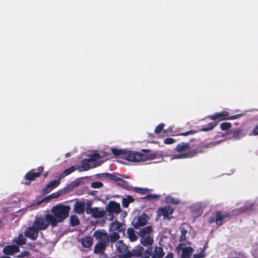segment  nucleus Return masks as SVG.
<instances>
[{
    "label": "nucleus",
    "mask_w": 258,
    "mask_h": 258,
    "mask_svg": "<svg viewBox=\"0 0 258 258\" xmlns=\"http://www.w3.org/2000/svg\"><path fill=\"white\" fill-rule=\"evenodd\" d=\"M213 142L207 144H201L196 149H192L188 143H181L176 147L177 153L171 155L172 159L192 158L199 153L207 151V149L217 144Z\"/></svg>",
    "instance_id": "nucleus-1"
},
{
    "label": "nucleus",
    "mask_w": 258,
    "mask_h": 258,
    "mask_svg": "<svg viewBox=\"0 0 258 258\" xmlns=\"http://www.w3.org/2000/svg\"><path fill=\"white\" fill-rule=\"evenodd\" d=\"M70 210V207L61 204L53 207L51 210L53 215L47 214V219L50 221V225L55 226L58 223L63 221L68 217Z\"/></svg>",
    "instance_id": "nucleus-2"
},
{
    "label": "nucleus",
    "mask_w": 258,
    "mask_h": 258,
    "mask_svg": "<svg viewBox=\"0 0 258 258\" xmlns=\"http://www.w3.org/2000/svg\"><path fill=\"white\" fill-rule=\"evenodd\" d=\"M158 154L153 153L142 154L132 151H126L123 154V158L133 162H144L148 160H153L157 158Z\"/></svg>",
    "instance_id": "nucleus-3"
},
{
    "label": "nucleus",
    "mask_w": 258,
    "mask_h": 258,
    "mask_svg": "<svg viewBox=\"0 0 258 258\" xmlns=\"http://www.w3.org/2000/svg\"><path fill=\"white\" fill-rule=\"evenodd\" d=\"M230 114H215L210 115L207 118V119L212 120L208 126L204 127L201 131H209L212 130L220 121L227 119H234L241 116L240 114H237L235 115L230 116Z\"/></svg>",
    "instance_id": "nucleus-4"
},
{
    "label": "nucleus",
    "mask_w": 258,
    "mask_h": 258,
    "mask_svg": "<svg viewBox=\"0 0 258 258\" xmlns=\"http://www.w3.org/2000/svg\"><path fill=\"white\" fill-rule=\"evenodd\" d=\"M100 157L97 153L91 154L89 158L85 159L82 161L80 171H86L91 168H94L100 165L103 161H100Z\"/></svg>",
    "instance_id": "nucleus-5"
},
{
    "label": "nucleus",
    "mask_w": 258,
    "mask_h": 258,
    "mask_svg": "<svg viewBox=\"0 0 258 258\" xmlns=\"http://www.w3.org/2000/svg\"><path fill=\"white\" fill-rule=\"evenodd\" d=\"M141 243L144 246L151 245L154 240L152 236V230L150 226H147L142 229L140 231Z\"/></svg>",
    "instance_id": "nucleus-6"
},
{
    "label": "nucleus",
    "mask_w": 258,
    "mask_h": 258,
    "mask_svg": "<svg viewBox=\"0 0 258 258\" xmlns=\"http://www.w3.org/2000/svg\"><path fill=\"white\" fill-rule=\"evenodd\" d=\"M67 192V190L65 189H61L56 192H53L50 195L45 197L42 201L38 202L36 204H32L29 206L27 207L26 208H23L19 211V212L25 213L28 209H31L32 207L35 206L36 205L40 204L43 201H48L50 199H56L60 196L64 195Z\"/></svg>",
    "instance_id": "nucleus-7"
},
{
    "label": "nucleus",
    "mask_w": 258,
    "mask_h": 258,
    "mask_svg": "<svg viewBox=\"0 0 258 258\" xmlns=\"http://www.w3.org/2000/svg\"><path fill=\"white\" fill-rule=\"evenodd\" d=\"M49 224H50V221L47 219L46 214L44 217H36L33 225L38 230H44L48 227Z\"/></svg>",
    "instance_id": "nucleus-8"
},
{
    "label": "nucleus",
    "mask_w": 258,
    "mask_h": 258,
    "mask_svg": "<svg viewBox=\"0 0 258 258\" xmlns=\"http://www.w3.org/2000/svg\"><path fill=\"white\" fill-rule=\"evenodd\" d=\"M116 248L119 252V258H131L132 254L131 251L127 249V246L122 242L118 241L116 244Z\"/></svg>",
    "instance_id": "nucleus-9"
},
{
    "label": "nucleus",
    "mask_w": 258,
    "mask_h": 258,
    "mask_svg": "<svg viewBox=\"0 0 258 258\" xmlns=\"http://www.w3.org/2000/svg\"><path fill=\"white\" fill-rule=\"evenodd\" d=\"M178 254L181 255V258H190L194 249L190 246H188L183 244H180L176 247Z\"/></svg>",
    "instance_id": "nucleus-10"
},
{
    "label": "nucleus",
    "mask_w": 258,
    "mask_h": 258,
    "mask_svg": "<svg viewBox=\"0 0 258 258\" xmlns=\"http://www.w3.org/2000/svg\"><path fill=\"white\" fill-rule=\"evenodd\" d=\"M86 206L87 204L84 200H77L74 204V211L78 214H82L84 213Z\"/></svg>",
    "instance_id": "nucleus-11"
},
{
    "label": "nucleus",
    "mask_w": 258,
    "mask_h": 258,
    "mask_svg": "<svg viewBox=\"0 0 258 258\" xmlns=\"http://www.w3.org/2000/svg\"><path fill=\"white\" fill-rule=\"evenodd\" d=\"M95 238L99 241V242L106 243L108 240V236L107 232L104 230H98L93 234Z\"/></svg>",
    "instance_id": "nucleus-12"
},
{
    "label": "nucleus",
    "mask_w": 258,
    "mask_h": 258,
    "mask_svg": "<svg viewBox=\"0 0 258 258\" xmlns=\"http://www.w3.org/2000/svg\"><path fill=\"white\" fill-rule=\"evenodd\" d=\"M38 230L32 224V226L28 227L25 231V235L27 237L35 240L38 235Z\"/></svg>",
    "instance_id": "nucleus-13"
},
{
    "label": "nucleus",
    "mask_w": 258,
    "mask_h": 258,
    "mask_svg": "<svg viewBox=\"0 0 258 258\" xmlns=\"http://www.w3.org/2000/svg\"><path fill=\"white\" fill-rule=\"evenodd\" d=\"M88 214H91L93 217L96 218H102L104 216L105 212L101 208H93L88 209L87 211Z\"/></svg>",
    "instance_id": "nucleus-14"
},
{
    "label": "nucleus",
    "mask_w": 258,
    "mask_h": 258,
    "mask_svg": "<svg viewBox=\"0 0 258 258\" xmlns=\"http://www.w3.org/2000/svg\"><path fill=\"white\" fill-rule=\"evenodd\" d=\"M60 181V179L59 178L50 182L42 189V192L45 194L50 192L52 189L59 185Z\"/></svg>",
    "instance_id": "nucleus-15"
},
{
    "label": "nucleus",
    "mask_w": 258,
    "mask_h": 258,
    "mask_svg": "<svg viewBox=\"0 0 258 258\" xmlns=\"http://www.w3.org/2000/svg\"><path fill=\"white\" fill-rule=\"evenodd\" d=\"M109 229L110 231L112 232H124L125 227L122 223L114 221L110 224Z\"/></svg>",
    "instance_id": "nucleus-16"
},
{
    "label": "nucleus",
    "mask_w": 258,
    "mask_h": 258,
    "mask_svg": "<svg viewBox=\"0 0 258 258\" xmlns=\"http://www.w3.org/2000/svg\"><path fill=\"white\" fill-rule=\"evenodd\" d=\"M107 210L110 213H119L120 211V205L115 202H110L107 205Z\"/></svg>",
    "instance_id": "nucleus-17"
},
{
    "label": "nucleus",
    "mask_w": 258,
    "mask_h": 258,
    "mask_svg": "<svg viewBox=\"0 0 258 258\" xmlns=\"http://www.w3.org/2000/svg\"><path fill=\"white\" fill-rule=\"evenodd\" d=\"M43 170V168L42 167H39L37 169V172L31 170L28 172L25 175V178L29 180H33L35 178L40 176Z\"/></svg>",
    "instance_id": "nucleus-18"
},
{
    "label": "nucleus",
    "mask_w": 258,
    "mask_h": 258,
    "mask_svg": "<svg viewBox=\"0 0 258 258\" xmlns=\"http://www.w3.org/2000/svg\"><path fill=\"white\" fill-rule=\"evenodd\" d=\"M148 216L146 214H143L139 217L137 221H134V227L135 228H139L141 226L145 225L147 222Z\"/></svg>",
    "instance_id": "nucleus-19"
},
{
    "label": "nucleus",
    "mask_w": 258,
    "mask_h": 258,
    "mask_svg": "<svg viewBox=\"0 0 258 258\" xmlns=\"http://www.w3.org/2000/svg\"><path fill=\"white\" fill-rule=\"evenodd\" d=\"M20 250L18 245H7L3 249V252L8 255H13Z\"/></svg>",
    "instance_id": "nucleus-20"
},
{
    "label": "nucleus",
    "mask_w": 258,
    "mask_h": 258,
    "mask_svg": "<svg viewBox=\"0 0 258 258\" xmlns=\"http://www.w3.org/2000/svg\"><path fill=\"white\" fill-rule=\"evenodd\" d=\"M225 218V216L221 212L217 213L215 216H212L209 218L208 221L210 223L216 222L217 225H220L222 223V221Z\"/></svg>",
    "instance_id": "nucleus-21"
},
{
    "label": "nucleus",
    "mask_w": 258,
    "mask_h": 258,
    "mask_svg": "<svg viewBox=\"0 0 258 258\" xmlns=\"http://www.w3.org/2000/svg\"><path fill=\"white\" fill-rule=\"evenodd\" d=\"M80 241L83 247L88 248L92 245L93 239L91 236H86L81 238Z\"/></svg>",
    "instance_id": "nucleus-22"
},
{
    "label": "nucleus",
    "mask_w": 258,
    "mask_h": 258,
    "mask_svg": "<svg viewBox=\"0 0 258 258\" xmlns=\"http://www.w3.org/2000/svg\"><path fill=\"white\" fill-rule=\"evenodd\" d=\"M159 211L164 218H168L170 215L172 214L173 209L171 206H166L161 208Z\"/></svg>",
    "instance_id": "nucleus-23"
},
{
    "label": "nucleus",
    "mask_w": 258,
    "mask_h": 258,
    "mask_svg": "<svg viewBox=\"0 0 258 258\" xmlns=\"http://www.w3.org/2000/svg\"><path fill=\"white\" fill-rule=\"evenodd\" d=\"M106 247V243L98 242L95 246L94 253L101 254Z\"/></svg>",
    "instance_id": "nucleus-24"
},
{
    "label": "nucleus",
    "mask_w": 258,
    "mask_h": 258,
    "mask_svg": "<svg viewBox=\"0 0 258 258\" xmlns=\"http://www.w3.org/2000/svg\"><path fill=\"white\" fill-rule=\"evenodd\" d=\"M164 253L163 248L160 247H156L153 251L152 258H162Z\"/></svg>",
    "instance_id": "nucleus-25"
},
{
    "label": "nucleus",
    "mask_w": 258,
    "mask_h": 258,
    "mask_svg": "<svg viewBox=\"0 0 258 258\" xmlns=\"http://www.w3.org/2000/svg\"><path fill=\"white\" fill-rule=\"evenodd\" d=\"M144 248L142 246L139 245L134 249L132 251H131L132 256H141L143 252Z\"/></svg>",
    "instance_id": "nucleus-26"
},
{
    "label": "nucleus",
    "mask_w": 258,
    "mask_h": 258,
    "mask_svg": "<svg viewBox=\"0 0 258 258\" xmlns=\"http://www.w3.org/2000/svg\"><path fill=\"white\" fill-rule=\"evenodd\" d=\"M26 242V239L22 234H20L19 236L14 240V242L19 245H24L25 244Z\"/></svg>",
    "instance_id": "nucleus-27"
},
{
    "label": "nucleus",
    "mask_w": 258,
    "mask_h": 258,
    "mask_svg": "<svg viewBox=\"0 0 258 258\" xmlns=\"http://www.w3.org/2000/svg\"><path fill=\"white\" fill-rule=\"evenodd\" d=\"M127 234L129 239L132 241H135L137 239V236L136 235L135 230L133 228H129L127 229Z\"/></svg>",
    "instance_id": "nucleus-28"
},
{
    "label": "nucleus",
    "mask_w": 258,
    "mask_h": 258,
    "mask_svg": "<svg viewBox=\"0 0 258 258\" xmlns=\"http://www.w3.org/2000/svg\"><path fill=\"white\" fill-rule=\"evenodd\" d=\"M75 168L73 166L64 170L63 171V173L59 175V178L60 179L63 178L66 176H67V175H69L70 174H71V173H72L73 172H74L75 171Z\"/></svg>",
    "instance_id": "nucleus-29"
},
{
    "label": "nucleus",
    "mask_w": 258,
    "mask_h": 258,
    "mask_svg": "<svg viewBox=\"0 0 258 258\" xmlns=\"http://www.w3.org/2000/svg\"><path fill=\"white\" fill-rule=\"evenodd\" d=\"M166 202L169 204H178L180 203L179 200L173 198L171 196H168L165 199Z\"/></svg>",
    "instance_id": "nucleus-30"
},
{
    "label": "nucleus",
    "mask_w": 258,
    "mask_h": 258,
    "mask_svg": "<svg viewBox=\"0 0 258 258\" xmlns=\"http://www.w3.org/2000/svg\"><path fill=\"white\" fill-rule=\"evenodd\" d=\"M119 238L118 232H112L108 236V240L111 242H115Z\"/></svg>",
    "instance_id": "nucleus-31"
},
{
    "label": "nucleus",
    "mask_w": 258,
    "mask_h": 258,
    "mask_svg": "<svg viewBox=\"0 0 258 258\" xmlns=\"http://www.w3.org/2000/svg\"><path fill=\"white\" fill-rule=\"evenodd\" d=\"M70 222L71 225L75 226L79 224L80 221L77 216L72 215L70 217Z\"/></svg>",
    "instance_id": "nucleus-32"
},
{
    "label": "nucleus",
    "mask_w": 258,
    "mask_h": 258,
    "mask_svg": "<svg viewBox=\"0 0 258 258\" xmlns=\"http://www.w3.org/2000/svg\"><path fill=\"white\" fill-rule=\"evenodd\" d=\"M125 151H126L119 150V149H115V148L111 149V152H112V154H113L115 156H118V155H122L123 156V154H124V152H125Z\"/></svg>",
    "instance_id": "nucleus-33"
},
{
    "label": "nucleus",
    "mask_w": 258,
    "mask_h": 258,
    "mask_svg": "<svg viewBox=\"0 0 258 258\" xmlns=\"http://www.w3.org/2000/svg\"><path fill=\"white\" fill-rule=\"evenodd\" d=\"M30 256V252L28 251H24L19 254L16 255L15 257L17 258H25Z\"/></svg>",
    "instance_id": "nucleus-34"
},
{
    "label": "nucleus",
    "mask_w": 258,
    "mask_h": 258,
    "mask_svg": "<svg viewBox=\"0 0 258 258\" xmlns=\"http://www.w3.org/2000/svg\"><path fill=\"white\" fill-rule=\"evenodd\" d=\"M133 199L131 197H127L126 199H123L122 201V205L124 207L127 208L130 203L132 202Z\"/></svg>",
    "instance_id": "nucleus-35"
},
{
    "label": "nucleus",
    "mask_w": 258,
    "mask_h": 258,
    "mask_svg": "<svg viewBox=\"0 0 258 258\" xmlns=\"http://www.w3.org/2000/svg\"><path fill=\"white\" fill-rule=\"evenodd\" d=\"M251 208H252V205H248L244 206V207H243V208H240V209H238L235 210V212L237 211L238 213H241L244 212L249 209H250Z\"/></svg>",
    "instance_id": "nucleus-36"
},
{
    "label": "nucleus",
    "mask_w": 258,
    "mask_h": 258,
    "mask_svg": "<svg viewBox=\"0 0 258 258\" xmlns=\"http://www.w3.org/2000/svg\"><path fill=\"white\" fill-rule=\"evenodd\" d=\"M180 231L181 233L180 236V241H184L186 239V234L187 233V230L183 227H181Z\"/></svg>",
    "instance_id": "nucleus-37"
},
{
    "label": "nucleus",
    "mask_w": 258,
    "mask_h": 258,
    "mask_svg": "<svg viewBox=\"0 0 258 258\" xmlns=\"http://www.w3.org/2000/svg\"><path fill=\"white\" fill-rule=\"evenodd\" d=\"M205 256V250L203 249L200 253L194 254L192 258H204Z\"/></svg>",
    "instance_id": "nucleus-38"
},
{
    "label": "nucleus",
    "mask_w": 258,
    "mask_h": 258,
    "mask_svg": "<svg viewBox=\"0 0 258 258\" xmlns=\"http://www.w3.org/2000/svg\"><path fill=\"white\" fill-rule=\"evenodd\" d=\"M102 185L103 184L100 181H94L91 183V187L94 188H100Z\"/></svg>",
    "instance_id": "nucleus-39"
},
{
    "label": "nucleus",
    "mask_w": 258,
    "mask_h": 258,
    "mask_svg": "<svg viewBox=\"0 0 258 258\" xmlns=\"http://www.w3.org/2000/svg\"><path fill=\"white\" fill-rule=\"evenodd\" d=\"M231 127V124L228 122H224L221 124V128L222 130H227Z\"/></svg>",
    "instance_id": "nucleus-40"
},
{
    "label": "nucleus",
    "mask_w": 258,
    "mask_h": 258,
    "mask_svg": "<svg viewBox=\"0 0 258 258\" xmlns=\"http://www.w3.org/2000/svg\"><path fill=\"white\" fill-rule=\"evenodd\" d=\"M164 126V124L163 123H160L159 124L155 129V132L156 134H159L161 132V131L163 130Z\"/></svg>",
    "instance_id": "nucleus-41"
},
{
    "label": "nucleus",
    "mask_w": 258,
    "mask_h": 258,
    "mask_svg": "<svg viewBox=\"0 0 258 258\" xmlns=\"http://www.w3.org/2000/svg\"><path fill=\"white\" fill-rule=\"evenodd\" d=\"M164 142L166 144H171L174 142V140L173 138H169L165 139Z\"/></svg>",
    "instance_id": "nucleus-42"
},
{
    "label": "nucleus",
    "mask_w": 258,
    "mask_h": 258,
    "mask_svg": "<svg viewBox=\"0 0 258 258\" xmlns=\"http://www.w3.org/2000/svg\"><path fill=\"white\" fill-rule=\"evenodd\" d=\"M195 133H196V132L194 131H188V132H186L185 133L179 134L178 135L183 136H188L189 135L194 134Z\"/></svg>",
    "instance_id": "nucleus-43"
},
{
    "label": "nucleus",
    "mask_w": 258,
    "mask_h": 258,
    "mask_svg": "<svg viewBox=\"0 0 258 258\" xmlns=\"http://www.w3.org/2000/svg\"><path fill=\"white\" fill-rule=\"evenodd\" d=\"M196 206L198 207V209H203L206 207V205L204 203H198L196 204Z\"/></svg>",
    "instance_id": "nucleus-44"
},
{
    "label": "nucleus",
    "mask_w": 258,
    "mask_h": 258,
    "mask_svg": "<svg viewBox=\"0 0 258 258\" xmlns=\"http://www.w3.org/2000/svg\"><path fill=\"white\" fill-rule=\"evenodd\" d=\"M109 177L111 178L112 179L115 180V181H118L119 179V178H118L117 176H115L114 175H113L112 174H109Z\"/></svg>",
    "instance_id": "nucleus-45"
},
{
    "label": "nucleus",
    "mask_w": 258,
    "mask_h": 258,
    "mask_svg": "<svg viewBox=\"0 0 258 258\" xmlns=\"http://www.w3.org/2000/svg\"><path fill=\"white\" fill-rule=\"evenodd\" d=\"M253 133L254 135H258V125L254 128Z\"/></svg>",
    "instance_id": "nucleus-46"
},
{
    "label": "nucleus",
    "mask_w": 258,
    "mask_h": 258,
    "mask_svg": "<svg viewBox=\"0 0 258 258\" xmlns=\"http://www.w3.org/2000/svg\"><path fill=\"white\" fill-rule=\"evenodd\" d=\"M165 258H173V254L172 253H168Z\"/></svg>",
    "instance_id": "nucleus-47"
},
{
    "label": "nucleus",
    "mask_w": 258,
    "mask_h": 258,
    "mask_svg": "<svg viewBox=\"0 0 258 258\" xmlns=\"http://www.w3.org/2000/svg\"><path fill=\"white\" fill-rule=\"evenodd\" d=\"M0 258H11L9 256H0Z\"/></svg>",
    "instance_id": "nucleus-48"
},
{
    "label": "nucleus",
    "mask_w": 258,
    "mask_h": 258,
    "mask_svg": "<svg viewBox=\"0 0 258 258\" xmlns=\"http://www.w3.org/2000/svg\"><path fill=\"white\" fill-rule=\"evenodd\" d=\"M70 155H71V154H70V153H67V154H66V157H68L70 156Z\"/></svg>",
    "instance_id": "nucleus-49"
},
{
    "label": "nucleus",
    "mask_w": 258,
    "mask_h": 258,
    "mask_svg": "<svg viewBox=\"0 0 258 258\" xmlns=\"http://www.w3.org/2000/svg\"><path fill=\"white\" fill-rule=\"evenodd\" d=\"M113 215H112V216H111V217H110L109 220H113Z\"/></svg>",
    "instance_id": "nucleus-50"
},
{
    "label": "nucleus",
    "mask_w": 258,
    "mask_h": 258,
    "mask_svg": "<svg viewBox=\"0 0 258 258\" xmlns=\"http://www.w3.org/2000/svg\"><path fill=\"white\" fill-rule=\"evenodd\" d=\"M220 113H228L227 111H222V112H221Z\"/></svg>",
    "instance_id": "nucleus-51"
},
{
    "label": "nucleus",
    "mask_w": 258,
    "mask_h": 258,
    "mask_svg": "<svg viewBox=\"0 0 258 258\" xmlns=\"http://www.w3.org/2000/svg\"><path fill=\"white\" fill-rule=\"evenodd\" d=\"M258 111L257 110H251L250 111Z\"/></svg>",
    "instance_id": "nucleus-52"
}]
</instances>
